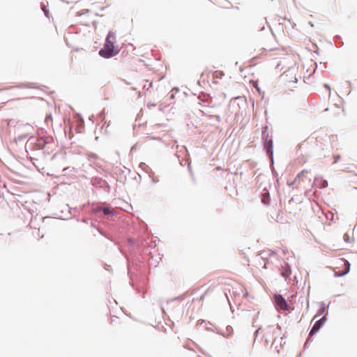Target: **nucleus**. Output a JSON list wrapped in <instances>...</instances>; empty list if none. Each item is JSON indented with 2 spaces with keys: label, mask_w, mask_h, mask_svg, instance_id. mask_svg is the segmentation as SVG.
Returning <instances> with one entry per match:
<instances>
[{
  "label": "nucleus",
  "mask_w": 357,
  "mask_h": 357,
  "mask_svg": "<svg viewBox=\"0 0 357 357\" xmlns=\"http://www.w3.org/2000/svg\"><path fill=\"white\" fill-rule=\"evenodd\" d=\"M298 68L296 65H294L282 75V82L285 86L292 87L297 83L296 73L298 72Z\"/></svg>",
  "instance_id": "f03ea898"
},
{
  "label": "nucleus",
  "mask_w": 357,
  "mask_h": 357,
  "mask_svg": "<svg viewBox=\"0 0 357 357\" xmlns=\"http://www.w3.org/2000/svg\"><path fill=\"white\" fill-rule=\"evenodd\" d=\"M281 275L285 278H287L291 275V268L290 266L288 265H286L284 268V271L281 273Z\"/></svg>",
  "instance_id": "6e6552de"
},
{
  "label": "nucleus",
  "mask_w": 357,
  "mask_h": 357,
  "mask_svg": "<svg viewBox=\"0 0 357 357\" xmlns=\"http://www.w3.org/2000/svg\"><path fill=\"white\" fill-rule=\"evenodd\" d=\"M271 143H272V142H271V141H269V144H268L269 149H270V148H271Z\"/></svg>",
  "instance_id": "dca6fc26"
},
{
  "label": "nucleus",
  "mask_w": 357,
  "mask_h": 357,
  "mask_svg": "<svg viewBox=\"0 0 357 357\" xmlns=\"http://www.w3.org/2000/svg\"><path fill=\"white\" fill-rule=\"evenodd\" d=\"M325 86L328 88V90H330V87L327 84H326Z\"/></svg>",
  "instance_id": "f3484780"
},
{
  "label": "nucleus",
  "mask_w": 357,
  "mask_h": 357,
  "mask_svg": "<svg viewBox=\"0 0 357 357\" xmlns=\"http://www.w3.org/2000/svg\"><path fill=\"white\" fill-rule=\"evenodd\" d=\"M225 75V73L222 70H215L213 74V82L217 84L218 79H221Z\"/></svg>",
  "instance_id": "39448f33"
},
{
  "label": "nucleus",
  "mask_w": 357,
  "mask_h": 357,
  "mask_svg": "<svg viewBox=\"0 0 357 357\" xmlns=\"http://www.w3.org/2000/svg\"><path fill=\"white\" fill-rule=\"evenodd\" d=\"M116 37L114 33L109 32L106 38L105 43L102 49L99 51V54L104 58H110L116 55L118 50L114 49V43Z\"/></svg>",
  "instance_id": "f257e3e1"
},
{
  "label": "nucleus",
  "mask_w": 357,
  "mask_h": 357,
  "mask_svg": "<svg viewBox=\"0 0 357 357\" xmlns=\"http://www.w3.org/2000/svg\"><path fill=\"white\" fill-rule=\"evenodd\" d=\"M320 185L321 188H326L328 185V182L325 180H320Z\"/></svg>",
  "instance_id": "9d476101"
},
{
  "label": "nucleus",
  "mask_w": 357,
  "mask_h": 357,
  "mask_svg": "<svg viewBox=\"0 0 357 357\" xmlns=\"http://www.w3.org/2000/svg\"><path fill=\"white\" fill-rule=\"evenodd\" d=\"M272 301L278 311H289L291 309L286 299L280 294H274L272 298Z\"/></svg>",
  "instance_id": "7ed1b4c3"
},
{
  "label": "nucleus",
  "mask_w": 357,
  "mask_h": 357,
  "mask_svg": "<svg viewBox=\"0 0 357 357\" xmlns=\"http://www.w3.org/2000/svg\"><path fill=\"white\" fill-rule=\"evenodd\" d=\"M52 138H47L46 139H43V138H40L38 139V142H37V145L40 148V149H43L45 148V144L46 143H49L50 141H52Z\"/></svg>",
  "instance_id": "0eeeda50"
},
{
  "label": "nucleus",
  "mask_w": 357,
  "mask_h": 357,
  "mask_svg": "<svg viewBox=\"0 0 357 357\" xmlns=\"http://www.w3.org/2000/svg\"><path fill=\"white\" fill-rule=\"evenodd\" d=\"M42 9L44 11L46 17H50L49 11L46 9V6L45 5L42 6Z\"/></svg>",
  "instance_id": "9b49d317"
},
{
  "label": "nucleus",
  "mask_w": 357,
  "mask_h": 357,
  "mask_svg": "<svg viewBox=\"0 0 357 357\" xmlns=\"http://www.w3.org/2000/svg\"><path fill=\"white\" fill-rule=\"evenodd\" d=\"M264 147H265V148H267V147H268V144H267V143H266V142H265V143H264Z\"/></svg>",
  "instance_id": "2eb2a0df"
},
{
  "label": "nucleus",
  "mask_w": 357,
  "mask_h": 357,
  "mask_svg": "<svg viewBox=\"0 0 357 357\" xmlns=\"http://www.w3.org/2000/svg\"><path fill=\"white\" fill-rule=\"evenodd\" d=\"M253 86L256 88L257 91L260 93H261L260 89L259 88L257 82H254Z\"/></svg>",
  "instance_id": "ddd939ff"
},
{
  "label": "nucleus",
  "mask_w": 357,
  "mask_h": 357,
  "mask_svg": "<svg viewBox=\"0 0 357 357\" xmlns=\"http://www.w3.org/2000/svg\"><path fill=\"white\" fill-rule=\"evenodd\" d=\"M341 261L342 263V265L345 267V270L342 273H340L336 272V274L339 276H342V275L347 274L349 271V267H350V264L349 263L348 261L341 259Z\"/></svg>",
  "instance_id": "423d86ee"
},
{
  "label": "nucleus",
  "mask_w": 357,
  "mask_h": 357,
  "mask_svg": "<svg viewBox=\"0 0 357 357\" xmlns=\"http://www.w3.org/2000/svg\"><path fill=\"white\" fill-rule=\"evenodd\" d=\"M325 318L323 317L321 319L316 321V323L314 324L312 328L310 331V335L312 336L314 333H316L320 328L322 323L324 321Z\"/></svg>",
  "instance_id": "20e7f679"
},
{
  "label": "nucleus",
  "mask_w": 357,
  "mask_h": 357,
  "mask_svg": "<svg viewBox=\"0 0 357 357\" xmlns=\"http://www.w3.org/2000/svg\"><path fill=\"white\" fill-rule=\"evenodd\" d=\"M98 211H102L103 213L105 215H109V214H112L113 213V210H112L111 208H99L98 209Z\"/></svg>",
  "instance_id": "1a4fd4ad"
},
{
  "label": "nucleus",
  "mask_w": 357,
  "mask_h": 357,
  "mask_svg": "<svg viewBox=\"0 0 357 357\" xmlns=\"http://www.w3.org/2000/svg\"><path fill=\"white\" fill-rule=\"evenodd\" d=\"M259 333H260V329H258V330L256 331L257 336H258V335H259Z\"/></svg>",
  "instance_id": "4468645a"
},
{
  "label": "nucleus",
  "mask_w": 357,
  "mask_h": 357,
  "mask_svg": "<svg viewBox=\"0 0 357 357\" xmlns=\"http://www.w3.org/2000/svg\"><path fill=\"white\" fill-rule=\"evenodd\" d=\"M267 196H268L267 193H264L263 195V197H262V199H261L262 202H264V203L266 202V199Z\"/></svg>",
  "instance_id": "f8f14e48"
},
{
  "label": "nucleus",
  "mask_w": 357,
  "mask_h": 357,
  "mask_svg": "<svg viewBox=\"0 0 357 357\" xmlns=\"http://www.w3.org/2000/svg\"><path fill=\"white\" fill-rule=\"evenodd\" d=\"M284 63H286V59H284L282 61Z\"/></svg>",
  "instance_id": "a211bd4d"
}]
</instances>
